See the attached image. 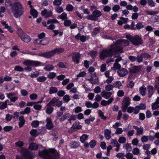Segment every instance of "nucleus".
Masks as SVG:
<instances>
[{"label":"nucleus","instance_id":"nucleus-1","mask_svg":"<svg viewBox=\"0 0 159 159\" xmlns=\"http://www.w3.org/2000/svg\"><path fill=\"white\" fill-rule=\"evenodd\" d=\"M39 155L43 159H58L59 158L58 153L54 149L39 151Z\"/></svg>","mask_w":159,"mask_h":159},{"label":"nucleus","instance_id":"nucleus-2","mask_svg":"<svg viewBox=\"0 0 159 159\" xmlns=\"http://www.w3.org/2000/svg\"><path fill=\"white\" fill-rule=\"evenodd\" d=\"M11 12L13 16L16 18L20 17L23 14L24 9L20 2L16 1L13 4H10Z\"/></svg>","mask_w":159,"mask_h":159},{"label":"nucleus","instance_id":"nucleus-3","mask_svg":"<svg viewBox=\"0 0 159 159\" xmlns=\"http://www.w3.org/2000/svg\"><path fill=\"white\" fill-rule=\"evenodd\" d=\"M117 51H120L121 52H122L121 49L118 50L116 48V47H114L113 44H112L110 46V48L103 49L100 52V58L101 59L104 60L107 57H111L114 53L116 52H117Z\"/></svg>","mask_w":159,"mask_h":159},{"label":"nucleus","instance_id":"nucleus-4","mask_svg":"<svg viewBox=\"0 0 159 159\" xmlns=\"http://www.w3.org/2000/svg\"><path fill=\"white\" fill-rule=\"evenodd\" d=\"M18 151L22 155H17L16 159H33L34 157L32 154L29 152L27 149L23 148H21Z\"/></svg>","mask_w":159,"mask_h":159},{"label":"nucleus","instance_id":"nucleus-5","mask_svg":"<svg viewBox=\"0 0 159 159\" xmlns=\"http://www.w3.org/2000/svg\"><path fill=\"white\" fill-rule=\"evenodd\" d=\"M64 51L62 48H56L48 52H45L41 53L39 54V56L47 58H50L53 56L55 54H59L62 52Z\"/></svg>","mask_w":159,"mask_h":159},{"label":"nucleus","instance_id":"nucleus-6","mask_svg":"<svg viewBox=\"0 0 159 159\" xmlns=\"http://www.w3.org/2000/svg\"><path fill=\"white\" fill-rule=\"evenodd\" d=\"M125 37L134 45L139 46L143 43L142 37L138 35L133 36L129 35H127L125 36Z\"/></svg>","mask_w":159,"mask_h":159},{"label":"nucleus","instance_id":"nucleus-7","mask_svg":"<svg viewBox=\"0 0 159 159\" xmlns=\"http://www.w3.org/2000/svg\"><path fill=\"white\" fill-rule=\"evenodd\" d=\"M129 42L128 41L124 39H120L117 40L116 43L113 44L114 47H116V48H118V50L121 49L122 52L120 51H117V52H119L120 53H122L123 52L122 46H126L128 45Z\"/></svg>","mask_w":159,"mask_h":159},{"label":"nucleus","instance_id":"nucleus-8","mask_svg":"<svg viewBox=\"0 0 159 159\" xmlns=\"http://www.w3.org/2000/svg\"><path fill=\"white\" fill-rule=\"evenodd\" d=\"M85 105L87 108H97L99 107V104L97 102H95L92 104L90 102L87 101L85 102Z\"/></svg>","mask_w":159,"mask_h":159},{"label":"nucleus","instance_id":"nucleus-9","mask_svg":"<svg viewBox=\"0 0 159 159\" xmlns=\"http://www.w3.org/2000/svg\"><path fill=\"white\" fill-rule=\"evenodd\" d=\"M80 54L78 52H75L72 56V60L75 63L78 64L80 59Z\"/></svg>","mask_w":159,"mask_h":159},{"label":"nucleus","instance_id":"nucleus-10","mask_svg":"<svg viewBox=\"0 0 159 159\" xmlns=\"http://www.w3.org/2000/svg\"><path fill=\"white\" fill-rule=\"evenodd\" d=\"M120 77H123L128 74V70L125 68L120 69L117 71Z\"/></svg>","mask_w":159,"mask_h":159},{"label":"nucleus","instance_id":"nucleus-11","mask_svg":"<svg viewBox=\"0 0 159 159\" xmlns=\"http://www.w3.org/2000/svg\"><path fill=\"white\" fill-rule=\"evenodd\" d=\"M141 68L140 66H133L129 69V72L132 74H135L139 72Z\"/></svg>","mask_w":159,"mask_h":159},{"label":"nucleus","instance_id":"nucleus-12","mask_svg":"<svg viewBox=\"0 0 159 159\" xmlns=\"http://www.w3.org/2000/svg\"><path fill=\"white\" fill-rule=\"evenodd\" d=\"M42 16H44L45 18L50 17L52 15V11H48L46 9H44L41 12Z\"/></svg>","mask_w":159,"mask_h":159},{"label":"nucleus","instance_id":"nucleus-13","mask_svg":"<svg viewBox=\"0 0 159 159\" xmlns=\"http://www.w3.org/2000/svg\"><path fill=\"white\" fill-rule=\"evenodd\" d=\"M47 124L46 127L48 129H51L53 127V125L52 123V120L50 118L48 117L46 119Z\"/></svg>","mask_w":159,"mask_h":159},{"label":"nucleus","instance_id":"nucleus-14","mask_svg":"<svg viewBox=\"0 0 159 159\" xmlns=\"http://www.w3.org/2000/svg\"><path fill=\"white\" fill-rule=\"evenodd\" d=\"M133 127L134 129L136 130L137 135H140L143 134V127L141 126L139 128L137 126L134 125Z\"/></svg>","mask_w":159,"mask_h":159},{"label":"nucleus","instance_id":"nucleus-15","mask_svg":"<svg viewBox=\"0 0 159 159\" xmlns=\"http://www.w3.org/2000/svg\"><path fill=\"white\" fill-rule=\"evenodd\" d=\"M147 90L148 92V96L149 98H150L153 94L154 92V88L152 85H149L147 87Z\"/></svg>","mask_w":159,"mask_h":159},{"label":"nucleus","instance_id":"nucleus-16","mask_svg":"<svg viewBox=\"0 0 159 159\" xmlns=\"http://www.w3.org/2000/svg\"><path fill=\"white\" fill-rule=\"evenodd\" d=\"M112 93L111 92H107L105 91H103L101 93V96L104 98L107 99L110 98Z\"/></svg>","mask_w":159,"mask_h":159},{"label":"nucleus","instance_id":"nucleus-17","mask_svg":"<svg viewBox=\"0 0 159 159\" xmlns=\"http://www.w3.org/2000/svg\"><path fill=\"white\" fill-rule=\"evenodd\" d=\"M113 100L114 99L113 98L111 97L107 101L105 100H103L101 102V104L102 106H106L107 105H109L110 103H111Z\"/></svg>","mask_w":159,"mask_h":159},{"label":"nucleus","instance_id":"nucleus-18","mask_svg":"<svg viewBox=\"0 0 159 159\" xmlns=\"http://www.w3.org/2000/svg\"><path fill=\"white\" fill-rule=\"evenodd\" d=\"M30 7L31 8L30 11V14L33 16L34 18L37 17L38 14L37 11L33 7L32 5H31Z\"/></svg>","mask_w":159,"mask_h":159},{"label":"nucleus","instance_id":"nucleus-19","mask_svg":"<svg viewBox=\"0 0 159 159\" xmlns=\"http://www.w3.org/2000/svg\"><path fill=\"white\" fill-rule=\"evenodd\" d=\"M128 20V18H124L123 17H120V20L118 21L117 24L120 25H121L127 23Z\"/></svg>","mask_w":159,"mask_h":159},{"label":"nucleus","instance_id":"nucleus-20","mask_svg":"<svg viewBox=\"0 0 159 159\" xmlns=\"http://www.w3.org/2000/svg\"><path fill=\"white\" fill-rule=\"evenodd\" d=\"M20 39L23 41L25 43L29 42L31 40L30 37L25 34H24L22 37H21Z\"/></svg>","mask_w":159,"mask_h":159},{"label":"nucleus","instance_id":"nucleus-21","mask_svg":"<svg viewBox=\"0 0 159 159\" xmlns=\"http://www.w3.org/2000/svg\"><path fill=\"white\" fill-rule=\"evenodd\" d=\"M104 135L106 139L109 140L111 138V130L108 129L105 130Z\"/></svg>","mask_w":159,"mask_h":159},{"label":"nucleus","instance_id":"nucleus-22","mask_svg":"<svg viewBox=\"0 0 159 159\" xmlns=\"http://www.w3.org/2000/svg\"><path fill=\"white\" fill-rule=\"evenodd\" d=\"M139 91L142 96H144L146 93V88L144 85H142L140 88Z\"/></svg>","mask_w":159,"mask_h":159},{"label":"nucleus","instance_id":"nucleus-23","mask_svg":"<svg viewBox=\"0 0 159 159\" xmlns=\"http://www.w3.org/2000/svg\"><path fill=\"white\" fill-rule=\"evenodd\" d=\"M23 116H21L19 118L20 122L19 123V126L20 128H21L25 124V120L24 119Z\"/></svg>","mask_w":159,"mask_h":159},{"label":"nucleus","instance_id":"nucleus-24","mask_svg":"<svg viewBox=\"0 0 159 159\" xmlns=\"http://www.w3.org/2000/svg\"><path fill=\"white\" fill-rule=\"evenodd\" d=\"M130 103V99L129 97L125 98L123 101L122 104L128 106Z\"/></svg>","mask_w":159,"mask_h":159},{"label":"nucleus","instance_id":"nucleus-25","mask_svg":"<svg viewBox=\"0 0 159 159\" xmlns=\"http://www.w3.org/2000/svg\"><path fill=\"white\" fill-rule=\"evenodd\" d=\"M32 66H43V63L38 61H32Z\"/></svg>","mask_w":159,"mask_h":159},{"label":"nucleus","instance_id":"nucleus-26","mask_svg":"<svg viewBox=\"0 0 159 159\" xmlns=\"http://www.w3.org/2000/svg\"><path fill=\"white\" fill-rule=\"evenodd\" d=\"M111 144L113 145L114 147H120V144L118 143L116 139H112L111 142Z\"/></svg>","mask_w":159,"mask_h":159},{"label":"nucleus","instance_id":"nucleus-27","mask_svg":"<svg viewBox=\"0 0 159 159\" xmlns=\"http://www.w3.org/2000/svg\"><path fill=\"white\" fill-rule=\"evenodd\" d=\"M70 115V114L69 113H65L63 115L62 117L59 119V120L61 122L63 121L66 119L68 118L69 117Z\"/></svg>","mask_w":159,"mask_h":159},{"label":"nucleus","instance_id":"nucleus-28","mask_svg":"<svg viewBox=\"0 0 159 159\" xmlns=\"http://www.w3.org/2000/svg\"><path fill=\"white\" fill-rule=\"evenodd\" d=\"M38 146L34 143H30L29 146V148L31 150H36Z\"/></svg>","mask_w":159,"mask_h":159},{"label":"nucleus","instance_id":"nucleus-29","mask_svg":"<svg viewBox=\"0 0 159 159\" xmlns=\"http://www.w3.org/2000/svg\"><path fill=\"white\" fill-rule=\"evenodd\" d=\"M113 86L116 88L120 89V87L122 86V84L120 81H116L114 82Z\"/></svg>","mask_w":159,"mask_h":159},{"label":"nucleus","instance_id":"nucleus-30","mask_svg":"<svg viewBox=\"0 0 159 159\" xmlns=\"http://www.w3.org/2000/svg\"><path fill=\"white\" fill-rule=\"evenodd\" d=\"M9 102V100H6L4 102H2V104L0 107V109L3 110L7 107V104Z\"/></svg>","mask_w":159,"mask_h":159},{"label":"nucleus","instance_id":"nucleus-31","mask_svg":"<svg viewBox=\"0 0 159 159\" xmlns=\"http://www.w3.org/2000/svg\"><path fill=\"white\" fill-rule=\"evenodd\" d=\"M93 14L96 18L99 17L102 14L101 12L100 11L97 10H96L93 12Z\"/></svg>","mask_w":159,"mask_h":159},{"label":"nucleus","instance_id":"nucleus-32","mask_svg":"<svg viewBox=\"0 0 159 159\" xmlns=\"http://www.w3.org/2000/svg\"><path fill=\"white\" fill-rule=\"evenodd\" d=\"M58 91L57 88L55 87H51L50 88L49 93L52 94L56 93Z\"/></svg>","mask_w":159,"mask_h":159},{"label":"nucleus","instance_id":"nucleus-33","mask_svg":"<svg viewBox=\"0 0 159 159\" xmlns=\"http://www.w3.org/2000/svg\"><path fill=\"white\" fill-rule=\"evenodd\" d=\"M145 11L147 14L151 16L156 15L159 13V11H158L147 10Z\"/></svg>","mask_w":159,"mask_h":159},{"label":"nucleus","instance_id":"nucleus-34","mask_svg":"<svg viewBox=\"0 0 159 159\" xmlns=\"http://www.w3.org/2000/svg\"><path fill=\"white\" fill-rule=\"evenodd\" d=\"M44 40H41L40 39H37L35 40V43H36L42 45H45L47 43V42H44Z\"/></svg>","mask_w":159,"mask_h":159},{"label":"nucleus","instance_id":"nucleus-35","mask_svg":"<svg viewBox=\"0 0 159 159\" xmlns=\"http://www.w3.org/2000/svg\"><path fill=\"white\" fill-rule=\"evenodd\" d=\"M94 75L95 76L94 79H93V77H92L91 79L88 80L92 84H95L98 82L97 77L95 74H94Z\"/></svg>","mask_w":159,"mask_h":159},{"label":"nucleus","instance_id":"nucleus-36","mask_svg":"<svg viewBox=\"0 0 159 159\" xmlns=\"http://www.w3.org/2000/svg\"><path fill=\"white\" fill-rule=\"evenodd\" d=\"M30 134L32 136L36 137L39 134V133L37 131V130L35 129H33L31 130Z\"/></svg>","mask_w":159,"mask_h":159},{"label":"nucleus","instance_id":"nucleus-37","mask_svg":"<svg viewBox=\"0 0 159 159\" xmlns=\"http://www.w3.org/2000/svg\"><path fill=\"white\" fill-rule=\"evenodd\" d=\"M48 107L46 110V113L48 114H51L53 110V108L51 106H47Z\"/></svg>","mask_w":159,"mask_h":159},{"label":"nucleus","instance_id":"nucleus-38","mask_svg":"<svg viewBox=\"0 0 159 159\" xmlns=\"http://www.w3.org/2000/svg\"><path fill=\"white\" fill-rule=\"evenodd\" d=\"M47 78L44 76H39L38 77L36 80L37 81L40 82H43L46 80Z\"/></svg>","mask_w":159,"mask_h":159},{"label":"nucleus","instance_id":"nucleus-39","mask_svg":"<svg viewBox=\"0 0 159 159\" xmlns=\"http://www.w3.org/2000/svg\"><path fill=\"white\" fill-rule=\"evenodd\" d=\"M53 66L52 65H48L46 66L44 68V70L47 71H50L53 69Z\"/></svg>","mask_w":159,"mask_h":159},{"label":"nucleus","instance_id":"nucleus-40","mask_svg":"<svg viewBox=\"0 0 159 159\" xmlns=\"http://www.w3.org/2000/svg\"><path fill=\"white\" fill-rule=\"evenodd\" d=\"M32 61H31L30 60H27L25 61H24L23 62V64L25 66H32Z\"/></svg>","mask_w":159,"mask_h":159},{"label":"nucleus","instance_id":"nucleus-41","mask_svg":"<svg viewBox=\"0 0 159 159\" xmlns=\"http://www.w3.org/2000/svg\"><path fill=\"white\" fill-rule=\"evenodd\" d=\"M121 66L118 63L115 62L114 64V66L111 67V69L114 70H115L116 69H120Z\"/></svg>","mask_w":159,"mask_h":159},{"label":"nucleus","instance_id":"nucleus-42","mask_svg":"<svg viewBox=\"0 0 159 159\" xmlns=\"http://www.w3.org/2000/svg\"><path fill=\"white\" fill-rule=\"evenodd\" d=\"M57 101V99L54 98L52 99L47 104V106L50 105L51 106H54V104L56 103Z\"/></svg>","mask_w":159,"mask_h":159},{"label":"nucleus","instance_id":"nucleus-43","mask_svg":"<svg viewBox=\"0 0 159 159\" xmlns=\"http://www.w3.org/2000/svg\"><path fill=\"white\" fill-rule=\"evenodd\" d=\"M52 32L54 33V34H53L54 36H56L58 34H59V36H62V35L63 34V31H59L58 30H52Z\"/></svg>","mask_w":159,"mask_h":159},{"label":"nucleus","instance_id":"nucleus-44","mask_svg":"<svg viewBox=\"0 0 159 159\" xmlns=\"http://www.w3.org/2000/svg\"><path fill=\"white\" fill-rule=\"evenodd\" d=\"M124 147L126 148L127 151H131L132 150V147L130 143H127L124 145Z\"/></svg>","mask_w":159,"mask_h":159},{"label":"nucleus","instance_id":"nucleus-45","mask_svg":"<svg viewBox=\"0 0 159 159\" xmlns=\"http://www.w3.org/2000/svg\"><path fill=\"white\" fill-rule=\"evenodd\" d=\"M56 76V74L54 72H49L47 75V77L50 79H52Z\"/></svg>","mask_w":159,"mask_h":159},{"label":"nucleus","instance_id":"nucleus-46","mask_svg":"<svg viewBox=\"0 0 159 159\" xmlns=\"http://www.w3.org/2000/svg\"><path fill=\"white\" fill-rule=\"evenodd\" d=\"M39 121L34 120L32 122L31 125L34 128H36L39 125Z\"/></svg>","mask_w":159,"mask_h":159},{"label":"nucleus","instance_id":"nucleus-47","mask_svg":"<svg viewBox=\"0 0 159 159\" xmlns=\"http://www.w3.org/2000/svg\"><path fill=\"white\" fill-rule=\"evenodd\" d=\"M62 0H54L53 2V5L55 6H59L61 3Z\"/></svg>","mask_w":159,"mask_h":159},{"label":"nucleus","instance_id":"nucleus-48","mask_svg":"<svg viewBox=\"0 0 159 159\" xmlns=\"http://www.w3.org/2000/svg\"><path fill=\"white\" fill-rule=\"evenodd\" d=\"M88 136L85 134H83L80 138V141L82 143H84L87 139Z\"/></svg>","mask_w":159,"mask_h":159},{"label":"nucleus","instance_id":"nucleus-49","mask_svg":"<svg viewBox=\"0 0 159 159\" xmlns=\"http://www.w3.org/2000/svg\"><path fill=\"white\" fill-rule=\"evenodd\" d=\"M87 18L88 20H91L93 21H97V19L93 15V14L91 15H89L87 16Z\"/></svg>","mask_w":159,"mask_h":159},{"label":"nucleus","instance_id":"nucleus-50","mask_svg":"<svg viewBox=\"0 0 159 159\" xmlns=\"http://www.w3.org/2000/svg\"><path fill=\"white\" fill-rule=\"evenodd\" d=\"M119 54H115L114 56V58L117 57L115 60V62L118 63L122 60V58L121 57L119 56Z\"/></svg>","mask_w":159,"mask_h":159},{"label":"nucleus","instance_id":"nucleus-51","mask_svg":"<svg viewBox=\"0 0 159 159\" xmlns=\"http://www.w3.org/2000/svg\"><path fill=\"white\" fill-rule=\"evenodd\" d=\"M98 115L101 119L104 120L107 119V117L104 116L103 113L101 110L98 111Z\"/></svg>","mask_w":159,"mask_h":159},{"label":"nucleus","instance_id":"nucleus-52","mask_svg":"<svg viewBox=\"0 0 159 159\" xmlns=\"http://www.w3.org/2000/svg\"><path fill=\"white\" fill-rule=\"evenodd\" d=\"M113 87V85L111 84H107L105 86V89L106 91H108L112 90Z\"/></svg>","mask_w":159,"mask_h":159},{"label":"nucleus","instance_id":"nucleus-53","mask_svg":"<svg viewBox=\"0 0 159 159\" xmlns=\"http://www.w3.org/2000/svg\"><path fill=\"white\" fill-rule=\"evenodd\" d=\"M59 21L55 19H52L49 20L47 22V24L53 23H59Z\"/></svg>","mask_w":159,"mask_h":159},{"label":"nucleus","instance_id":"nucleus-54","mask_svg":"<svg viewBox=\"0 0 159 159\" xmlns=\"http://www.w3.org/2000/svg\"><path fill=\"white\" fill-rule=\"evenodd\" d=\"M39 75V71H36L34 72L33 73L30 75L31 78H36Z\"/></svg>","mask_w":159,"mask_h":159},{"label":"nucleus","instance_id":"nucleus-55","mask_svg":"<svg viewBox=\"0 0 159 159\" xmlns=\"http://www.w3.org/2000/svg\"><path fill=\"white\" fill-rule=\"evenodd\" d=\"M158 104L155 102L152 103V109L153 110H156L159 108V106L158 105Z\"/></svg>","mask_w":159,"mask_h":159},{"label":"nucleus","instance_id":"nucleus-56","mask_svg":"<svg viewBox=\"0 0 159 159\" xmlns=\"http://www.w3.org/2000/svg\"><path fill=\"white\" fill-rule=\"evenodd\" d=\"M97 53V52L95 51H91L89 52V55L91 56L93 58L95 57Z\"/></svg>","mask_w":159,"mask_h":159},{"label":"nucleus","instance_id":"nucleus-57","mask_svg":"<svg viewBox=\"0 0 159 159\" xmlns=\"http://www.w3.org/2000/svg\"><path fill=\"white\" fill-rule=\"evenodd\" d=\"M17 33L20 38L21 37L23 36L24 34H25L23 31L21 29H18L17 31Z\"/></svg>","mask_w":159,"mask_h":159},{"label":"nucleus","instance_id":"nucleus-58","mask_svg":"<svg viewBox=\"0 0 159 159\" xmlns=\"http://www.w3.org/2000/svg\"><path fill=\"white\" fill-rule=\"evenodd\" d=\"M14 70L15 71L22 72L24 71V69L20 66H16L14 67Z\"/></svg>","mask_w":159,"mask_h":159},{"label":"nucleus","instance_id":"nucleus-59","mask_svg":"<svg viewBox=\"0 0 159 159\" xmlns=\"http://www.w3.org/2000/svg\"><path fill=\"white\" fill-rule=\"evenodd\" d=\"M126 141V139L124 137H121L119 138L118 142L120 143H125Z\"/></svg>","mask_w":159,"mask_h":159},{"label":"nucleus","instance_id":"nucleus-60","mask_svg":"<svg viewBox=\"0 0 159 159\" xmlns=\"http://www.w3.org/2000/svg\"><path fill=\"white\" fill-rule=\"evenodd\" d=\"M139 150L137 148H134L132 150V153L134 155H138L139 153Z\"/></svg>","mask_w":159,"mask_h":159},{"label":"nucleus","instance_id":"nucleus-61","mask_svg":"<svg viewBox=\"0 0 159 159\" xmlns=\"http://www.w3.org/2000/svg\"><path fill=\"white\" fill-rule=\"evenodd\" d=\"M71 21L70 20H65L64 22V25L65 26H70L71 24Z\"/></svg>","mask_w":159,"mask_h":159},{"label":"nucleus","instance_id":"nucleus-62","mask_svg":"<svg viewBox=\"0 0 159 159\" xmlns=\"http://www.w3.org/2000/svg\"><path fill=\"white\" fill-rule=\"evenodd\" d=\"M148 2L149 5L152 7H155L156 5V3L152 0H148Z\"/></svg>","mask_w":159,"mask_h":159},{"label":"nucleus","instance_id":"nucleus-63","mask_svg":"<svg viewBox=\"0 0 159 159\" xmlns=\"http://www.w3.org/2000/svg\"><path fill=\"white\" fill-rule=\"evenodd\" d=\"M100 30V28L99 27H97L95 28L93 31V35H96L97 34L99 33V30Z\"/></svg>","mask_w":159,"mask_h":159},{"label":"nucleus","instance_id":"nucleus-64","mask_svg":"<svg viewBox=\"0 0 159 159\" xmlns=\"http://www.w3.org/2000/svg\"><path fill=\"white\" fill-rule=\"evenodd\" d=\"M136 26L138 30H140L144 27V25L141 22H139L136 24Z\"/></svg>","mask_w":159,"mask_h":159}]
</instances>
